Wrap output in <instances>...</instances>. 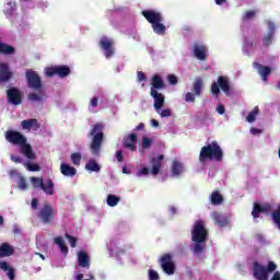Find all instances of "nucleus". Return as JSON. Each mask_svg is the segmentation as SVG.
Masks as SVG:
<instances>
[{"label":"nucleus","instance_id":"nucleus-1","mask_svg":"<svg viewBox=\"0 0 280 280\" xmlns=\"http://www.w3.org/2000/svg\"><path fill=\"white\" fill-rule=\"evenodd\" d=\"M192 245L190 246L194 255H202L207 250V242L209 241V230L205 221L197 220L190 231Z\"/></svg>","mask_w":280,"mask_h":280},{"label":"nucleus","instance_id":"nucleus-2","mask_svg":"<svg viewBox=\"0 0 280 280\" xmlns=\"http://www.w3.org/2000/svg\"><path fill=\"white\" fill-rule=\"evenodd\" d=\"M88 137L92 139L90 143V152L92 156H100L102 144L104 143V124L97 122L92 125Z\"/></svg>","mask_w":280,"mask_h":280},{"label":"nucleus","instance_id":"nucleus-3","mask_svg":"<svg viewBox=\"0 0 280 280\" xmlns=\"http://www.w3.org/2000/svg\"><path fill=\"white\" fill-rule=\"evenodd\" d=\"M224 159V152L218 143V141H212L210 144L201 148L199 153V162L207 163V161H218L221 162Z\"/></svg>","mask_w":280,"mask_h":280},{"label":"nucleus","instance_id":"nucleus-4","mask_svg":"<svg viewBox=\"0 0 280 280\" xmlns=\"http://www.w3.org/2000/svg\"><path fill=\"white\" fill-rule=\"evenodd\" d=\"M142 16L151 24L154 34L159 36H165L166 27L163 24V14L154 10H144L141 12Z\"/></svg>","mask_w":280,"mask_h":280},{"label":"nucleus","instance_id":"nucleus-5","mask_svg":"<svg viewBox=\"0 0 280 280\" xmlns=\"http://www.w3.org/2000/svg\"><path fill=\"white\" fill-rule=\"evenodd\" d=\"M277 270V264L275 261H269L267 267L261 264L254 261L253 264V275L257 280H268V275Z\"/></svg>","mask_w":280,"mask_h":280},{"label":"nucleus","instance_id":"nucleus-6","mask_svg":"<svg viewBox=\"0 0 280 280\" xmlns=\"http://www.w3.org/2000/svg\"><path fill=\"white\" fill-rule=\"evenodd\" d=\"M57 214L58 210H56L54 206L50 203H44V206L39 209L37 217L43 224H54Z\"/></svg>","mask_w":280,"mask_h":280},{"label":"nucleus","instance_id":"nucleus-7","mask_svg":"<svg viewBox=\"0 0 280 280\" xmlns=\"http://www.w3.org/2000/svg\"><path fill=\"white\" fill-rule=\"evenodd\" d=\"M220 89L225 95H231V84L229 83V78L226 77H219L218 83L212 82L211 84V93L217 97H220Z\"/></svg>","mask_w":280,"mask_h":280},{"label":"nucleus","instance_id":"nucleus-8","mask_svg":"<svg viewBox=\"0 0 280 280\" xmlns=\"http://www.w3.org/2000/svg\"><path fill=\"white\" fill-rule=\"evenodd\" d=\"M25 75L28 89H32L33 91H43V79H40L38 72L28 69L26 70Z\"/></svg>","mask_w":280,"mask_h":280},{"label":"nucleus","instance_id":"nucleus-9","mask_svg":"<svg viewBox=\"0 0 280 280\" xmlns=\"http://www.w3.org/2000/svg\"><path fill=\"white\" fill-rule=\"evenodd\" d=\"M160 266L165 275L172 276L176 272V262L174 261V256L170 253L161 256Z\"/></svg>","mask_w":280,"mask_h":280},{"label":"nucleus","instance_id":"nucleus-10","mask_svg":"<svg viewBox=\"0 0 280 280\" xmlns=\"http://www.w3.org/2000/svg\"><path fill=\"white\" fill-rule=\"evenodd\" d=\"M4 138L9 143H12L13 145H22L23 143H27V138H25L23 133L16 130H7Z\"/></svg>","mask_w":280,"mask_h":280},{"label":"nucleus","instance_id":"nucleus-11","mask_svg":"<svg viewBox=\"0 0 280 280\" xmlns=\"http://www.w3.org/2000/svg\"><path fill=\"white\" fill-rule=\"evenodd\" d=\"M71 74V68L68 66H55L46 69V77L54 78L58 75L59 78H67Z\"/></svg>","mask_w":280,"mask_h":280},{"label":"nucleus","instance_id":"nucleus-12","mask_svg":"<svg viewBox=\"0 0 280 280\" xmlns=\"http://www.w3.org/2000/svg\"><path fill=\"white\" fill-rule=\"evenodd\" d=\"M7 100L9 104H13V106H20L23 103V93L19 88H11L7 90Z\"/></svg>","mask_w":280,"mask_h":280},{"label":"nucleus","instance_id":"nucleus-13","mask_svg":"<svg viewBox=\"0 0 280 280\" xmlns=\"http://www.w3.org/2000/svg\"><path fill=\"white\" fill-rule=\"evenodd\" d=\"M98 45L107 58H113V56L115 55V48L113 47L115 45V42H113V39L103 36L100 39Z\"/></svg>","mask_w":280,"mask_h":280},{"label":"nucleus","instance_id":"nucleus-14","mask_svg":"<svg viewBox=\"0 0 280 280\" xmlns=\"http://www.w3.org/2000/svg\"><path fill=\"white\" fill-rule=\"evenodd\" d=\"M163 159H165V155L163 154H160L158 158H150L149 163L152 165V176H159V174H161V168L163 167Z\"/></svg>","mask_w":280,"mask_h":280},{"label":"nucleus","instance_id":"nucleus-15","mask_svg":"<svg viewBox=\"0 0 280 280\" xmlns=\"http://www.w3.org/2000/svg\"><path fill=\"white\" fill-rule=\"evenodd\" d=\"M254 69H257L258 75H260L262 82H268V78H270V73H272V68L268 66H264L257 61L253 62Z\"/></svg>","mask_w":280,"mask_h":280},{"label":"nucleus","instance_id":"nucleus-16","mask_svg":"<svg viewBox=\"0 0 280 280\" xmlns=\"http://www.w3.org/2000/svg\"><path fill=\"white\" fill-rule=\"evenodd\" d=\"M192 52L197 60L205 61L209 58V50H207V46L200 44H194Z\"/></svg>","mask_w":280,"mask_h":280},{"label":"nucleus","instance_id":"nucleus-17","mask_svg":"<svg viewBox=\"0 0 280 280\" xmlns=\"http://www.w3.org/2000/svg\"><path fill=\"white\" fill-rule=\"evenodd\" d=\"M150 95L151 97H153V106L155 110L159 113V110H161V108H163V106L165 105V96L162 93H160L159 90H151Z\"/></svg>","mask_w":280,"mask_h":280},{"label":"nucleus","instance_id":"nucleus-18","mask_svg":"<svg viewBox=\"0 0 280 280\" xmlns=\"http://www.w3.org/2000/svg\"><path fill=\"white\" fill-rule=\"evenodd\" d=\"M22 130H33L36 132L40 128V122H38V119L36 118H31V119H25L21 121Z\"/></svg>","mask_w":280,"mask_h":280},{"label":"nucleus","instance_id":"nucleus-19","mask_svg":"<svg viewBox=\"0 0 280 280\" xmlns=\"http://www.w3.org/2000/svg\"><path fill=\"white\" fill-rule=\"evenodd\" d=\"M124 148L131 150V152H137V135L130 133L128 137L124 138Z\"/></svg>","mask_w":280,"mask_h":280},{"label":"nucleus","instance_id":"nucleus-20","mask_svg":"<svg viewBox=\"0 0 280 280\" xmlns=\"http://www.w3.org/2000/svg\"><path fill=\"white\" fill-rule=\"evenodd\" d=\"M78 266L79 268H91V258L86 252H79L78 253Z\"/></svg>","mask_w":280,"mask_h":280},{"label":"nucleus","instance_id":"nucleus-21","mask_svg":"<svg viewBox=\"0 0 280 280\" xmlns=\"http://www.w3.org/2000/svg\"><path fill=\"white\" fill-rule=\"evenodd\" d=\"M151 91H163L165 89V81H163V78L159 74H154L151 78Z\"/></svg>","mask_w":280,"mask_h":280},{"label":"nucleus","instance_id":"nucleus-22","mask_svg":"<svg viewBox=\"0 0 280 280\" xmlns=\"http://www.w3.org/2000/svg\"><path fill=\"white\" fill-rule=\"evenodd\" d=\"M12 79V72L8 63H0V82H8Z\"/></svg>","mask_w":280,"mask_h":280},{"label":"nucleus","instance_id":"nucleus-23","mask_svg":"<svg viewBox=\"0 0 280 280\" xmlns=\"http://www.w3.org/2000/svg\"><path fill=\"white\" fill-rule=\"evenodd\" d=\"M39 185H40V189L43 191H45V194L47 196H54V194H55V190H54L55 184H54L52 179H47L46 184H45V182L40 180Z\"/></svg>","mask_w":280,"mask_h":280},{"label":"nucleus","instance_id":"nucleus-24","mask_svg":"<svg viewBox=\"0 0 280 280\" xmlns=\"http://www.w3.org/2000/svg\"><path fill=\"white\" fill-rule=\"evenodd\" d=\"M38 93H30L27 96V100L30 102H45L47 100V94L45 93V90H37Z\"/></svg>","mask_w":280,"mask_h":280},{"label":"nucleus","instance_id":"nucleus-25","mask_svg":"<svg viewBox=\"0 0 280 280\" xmlns=\"http://www.w3.org/2000/svg\"><path fill=\"white\" fill-rule=\"evenodd\" d=\"M60 172L63 176H69L71 178H73V176H75V174H78V170H75V167H73L67 163H62L60 165Z\"/></svg>","mask_w":280,"mask_h":280},{"label":"nucleus","instance_id":"nucleus-26","mask_svg":"<svg viewBox=\"0 0 280 280\" xmlns=\"http://www.w3.org/2000/svg\"><path fill=\"white\" fill-rule=\"evenodd\" d=\"M21 152L26 156V159H30L31 161H34L36 159V153L32 150V145L27 144V142H24L23 144H20Z\"/></svg>","mask_w":280,"mask_h":280},{"label":"nucleus","instance_id":"nucleus-27","mask_svg":"<svg viewBox=\"0 0 280 280\" xmlns=\"http://www.w3.org/2000/svg\"><path fill=\"white\" fill-rule=\"evenodd\" d=\"M202 86H205V82L202 79L198 78L191 85V92L197 96L200 97L202 95Z\"/></svg>","mask_w":280,"mask_h":280},{"label":"nucleus","instance_id":"nucleus-28","mask_svg":"<svg viewBox=\"0 0 280 280\" xmlns=\"http://www.w3.org/2000/svg\"><path fill=\"white\" fill-rule=\"evenodd\" d=\"M0 54H2V56H14V54H16V48L1 42L0 39Z\"/></svg>","mask_w":280,"mask_h":280},{"label":"nucleus","instance_id":"nucleus-29","mask_svg":"<svg viewBox=\"0 0 280 280\" xmlns=\"http://www.w3.org/2000/svg\"><path fill=\"white\" fill-rule=\"evenodd\" d=\"M14 255V247L8 243H2L0 245V257H12Z\"/></svg>","mask_w":280,"mask_h":280},{"label":"nucleus","instance_id":"nucleus-30","mask_svg":"<svg viewBox=\"0 0 280 280\" xmlns=\"http://www.w3.org/2000/svg\"><path fill=\"white\" fill-rule=\"evenodd\" d=\"M269 209L270 208L268 206H261L256 202V203H254L252 215L254 219H257V218H259V213H268Z\"/></svg>","mask_w":280,"mask_h":280},{"label":"nucleus","instance_id":"nucleus-31","mask_svg":"<svg viewBox=\"0 0 280 280\" xmlns=\"http://www.w3.org/2000/svg\"><path fill=\"white\" fill-rule=\"evenodd\" d=\"M171 172L173 176H180L185 172V166L179 161H173Z\"/></svg>","mask_w":280,"mask_h":280},{"label":"nucleus","instance_id":"nucleus-32","mask_svg":"<svg viewBox=\"0 0 280 280\" xmlns=\"http://www.w3.org/2000/svg\"><path fill=\"white\" fill-rule=\"evenodd\" d=\"M213 220H214V223L218 224V226H226L229 224V220H226L224 215L218 212L213 213Z\"/></svg>","mask_w":280,"mask_h":280},{"label":"nucleus","instance_id":"nucleus-33","mask_svg":"<svg viewBox=\"0 0 280 280\" xmlns=\"http://www.w3.org/2000/svg\"><path fill=\"white\" fill-rule=\"evenodd\" d=\"M8 8L4 10L5 16L10 18L14 15V12L16 11V2L9 1L7 3Z\"/></svg>","mask_w":280,"mask_h":280},{"label":"nucleus","instance_id":"nucleus-34","mask_svg":"<svg viewBox=\"0 0 280 280\" xmlns=\"http://www.w3.org/2000/svg\"><path fill=\"white\" fill-rule=\"evenodd\" d=\"M85 170H88V172H100V164H97V162L95 160H90L86 164H85Z\"/></svg>","mask_w":280,"mask_h":280},{"label":"nucleus","instance_id":"nucleus-35","mask_svg":"<svg viewBox=\"0 0 280 280\" xmlns=\"http://www.w3.org/2000/svg\"><path fill=\"white\" fill-rule=\"evenodd\" d=\"M224 198L220 195V191L215 190L211 194V202L212 205H222Z\"/></svg>","mask_w":280,"mask_h":280},{"label":"nucleus","instance_id":"nucleus-36","mask_svg":"<svg viewBox=\"0 0 280 280\" xmlns=\"http://www.w3.org/2000/svg\"><path fill=\"white\" fill-rule=\"evenodd\" d=\"M55 244H58L61 253H63V255H68L69 254V247H67V245L65 244V241L62 240V237H56L55 238Z\"/></svg>","mask_w":280,"mask_h":280},{"label":"nucleus","instance_id":"nucleus-37","mask_svg":"<svg viewBox=\"0 0 280 280\" xmlns=\"http://www.w3.org/2000/svg\"><path fill=\"white\" fill-rule=\"evenodd\" d=\"M121 199L118 196L115 195H108L107 196V205L108 207H117V205H119V201Z\"/></svg>","mask_w":280,"mask_h":280},{"label":"nucleus","instance_id":"nucleus-38","mask_svg":"<svg viewBox=\"0 0 280 280\" xmlns=\"http://www.w3.org/2000/svg\"><path fill=\"white\" fill-rule=\"evenodd\" d=\"M257 115H259V107L256 106L254 109L247 115V121L248 124H253L257 119Z\"/></svg>","mask_w":280,"mask_h":280},{"label":"nucleus","instance_id":"nucleus-39","mask_svg":"<svg viewBox=\"0 0 280 280\" xmlns=\"http://www.w3.org/2000/svg\"><path fill=\"white\" fill-rule=\"evenodd\" d=\"M255 16H257V11L255 10H249L246 11L243 16H242V21H250L253 19H255Z\"/></svg>","mask_w":280,"mask_h":280},{"label":"nucleus","instance_id":"nucleus-40","mask_svg":"<svg viewBox=\"0 0 280 280\" xmlns=\"http://www.w3.org/2000/svg\"><path fill=\"white\" fill-rule=\"evenodd\" d=\"M271 218L280 231V206H279L278 210H276L271 213Z\"/></svg>","mask_w":280,"mask_h":280},{"label":"nucleus","instance_id":"nucleus-41","mask_svg":"<svg viewBox=\"0 0 280 280\" xmlns=\"http://www.w3.org/2000/svg\"><path fill=\"white\" fill-rule=\"evenodd\" d=\"M65 237L68 240L71 248H75L78 246V238H75V236L66 233Z\"/></svg>","mask_w":280,"mask_h":280},{"label":"nucleus","instance_id":"nucleus-42","mask_svg":"<svg viewBox=\"0 0 280 280\" xmlns=\"http://www.w3.org/2000/svg\"><path fill=\"white\" fill-rule=\"evenodd\" d=\"M73 165H80V162L82 161V154L75 152V153H72L71 156H70Z\"/></svg>","mask_w":280,"mask_h":280},{"label":"nucleus","instance_id":"nucleus-43","mask_svg":"<svg viewBox=\"0 0 280 280\" xmlns=\"http://www.w3.org/2000/svg\"><path fill=\"white\" fill-rule=\"evenodd\" d=\"M142 150H148L152 147V139L148 138V137H143L142 138Z\"/></svg>","mask_w":280,"mask_h":280},{"label":"nucleus","instance_id":"nucleus-44","mask_svg":"<svg viewBox=\"0 0 280 280\" xmlns=\"http://www.w3.org/2000/svg\"><path fill=\"white\" fill-rule=\"evenodd\" d=\"M275 35H270L269 33H267V35L262 38V45L264 47H270V45H272V37Z\"/></svg>","mask_w":280,"mask_h":280},{"label":"nucleus","instance_id":"nucleus-45","mask_svg":"<svg viewBox=\"0 0 280 280\" xmlns=\"http://www.w3.org/2000/svg\"><path fill=\"white\" fill-rule=\"evenodd\" d=\"M40 182H43L42 177H31V183L35 189H40Z\"/></svg>","mask_w":280,"mask_h":280},{"label":"nucleus","instance_id":"nucleus-46","mask_svg":"<svg viewBox=\"0 0 280 280\" xmlns=\"http://www.w3.org/2000/svg\"><path fill=\"white\" fill-rule=\"evenodd\" d=\"M185 102L194 104V102H196V94L194 92H187L185 95Z\"/></svg>","mask_w":280,"mask_h":280},{"label":"nucleus","instance_id":"nucleus-47","mask_svg":"<svg viewBox=\"0 0 280 280\" xmlns=\"http://www.w3.org/2000/svg\"><path fill=\"white\" fill-rule=\"evenodd\" d=\"M18 187L19 189H22V190L27 189V180L25 179V177H20L18 182Z\"/></svg>","mask_w":280,"mask_h":280},{"label":"nucleus","instance_id":"nucleus-48","mask_svg":"<svg viewBox=\"0 0 280 280\" xmlns=\"http://www.w3.org/2000/svg\"><path fill=\"white\" fill-rule=\"evenodd\" d=\"M167 80L168 84H171L172 86H176V84H178V77H176L175 74H168Z\"/></svg>","mask_w":280,"mask_h":280},{"label":"nucleus","instance_id":"nucleus-49","mask_svg":"<svg viewBox=\"0 0 280 280\" xmlns=\"http://www.w3.org/2000/svg\"><path fill=\"white\" fill-rule=\"evenodd\" d=\"M26 170H28V172H40V166L38 164L26 163Z\"/></svg>","mask_w":280,"mask_h":280},{"label":"nucleus","instance_id":"nucleus-50","mask_svg":"<svg viewBox=\"0 0 280 280\" xmlns=\"http://www.w3.org/2000/svg\"><path fill=\"white\" fill-rule=\"evenodd\" d=\"M161 279L159 272L156 270L150 269L149 270V280H159Z\"/></svg>","mask_w":280,"mask_h":280},{"label":"nucleus","instance_id":"nucleus-51","mask_svg":"<svg viewBox=\"0 0 280 280\" xmlns=\"http://www.w3.org/2000/svg\"><path fill=\"white\" fill-rule=\"evenodd\" d=\"M7 276L10 280H14L16 279V271L14 270V268H10L7 270Z\"/></svg>","mask_w":280,"mask_h":280},{"label":"nucleus","instance_id":"nucleus-52","mask_svg":"<svg viewBox=\"0 0 280 280\" xmlns=\"http://www.w3.org/2000/svg\"><path fill=\"white\" fill-rule=\"evenodd\" d=\"M150 174V168L143 166L140 171L137 172V176H148Z\"/></svg>","mask_w":280,"mask_h":280},{"label":"nucleus","instance_id":"nucleus-53","mask_svg":"<svg viewBox=\"0 0 280 280\" xmlns=\"http://www.w3.org/2000/svg\"><path fill=\"white\" fill-rule=\"evenodd\" d=\"M137 78L138 82H145L148 80V77H145V73L143 71H138Z\"/></svg>","mask_w":280,"mask_h":280},{"label":"nucleus","instance_id":"nucleus-54","mask_svg":"<svg viewBox=\"0 0 280 280\" xmlns=\"http://www.w3.org/2000/svg\"><path fill=\"white\" fill-rule=\"evenodd\" d=\"M275 30H276V26H275L273 22H269L268 23V33L267 34H270L271 36H275Z\"/></svg>","mask_w":280,"mask_h":280},{"label":"nucleus","instance_id":"nucleus-55","mask_svg":"<svg viewBox=\"0 0 280 280\" xmlns=\"http://www.w3.org/2000/svg\"><path fill=\"white\" fill-rule=\"evenodd\" d=\"M10 265H8V261H0V269L4 270V272H8V269H10Z\"/></svg>","mask_w":280,"mask_h":280},{"label":"nucleus","instance_id":"nucleus-56","mask_svg":"<svg viewBox=\"0 0 280 280\" xmlns=\"http://www.w3.org/2000/svg\"><path fill=\"white\" fill-rule=\"evenodd\" d=\"M161 117H172V109H164L160 114Z\"/></svg>","mask_w":280,"mask_h":280},{"label":"nucleus","instance_id":"nucleus-57","mask_svg":"<svg viewBox=\"0 0 280 280\" xmlns=\"http://www.w3.org/2000/svg\"><path fill=\"white\" fill-rule=\"evenodd\" d=\"M97 104H98V98H97V96L93 97V98L90 101V106H92V108H97Z\"/></svg>","mask_w":280,"mask_h":280},{"label":"nucleus","instance_id":"nucleus-58","mask_svg":"<svg viewBox=\"0 0 280 280\" xmlns=\"http://www.w3.org/2000/svg\"><path fill=\"white\" fill-rule=\"evenodd\" d=\"M31 207H32V209H34V210L38 209V199L33 198V199H32V202H31Z\"/></svg>","mask_w":280,"mask_h":280},{"label":"nucleus","instance_id":"nucleus-59","mask_svg":"<svg viewBox=\"0 0 280 280\" xmlns=\"http://www.w3.org/2000/svg\"><path fill=\"white\" fill-rule=\"evenodd\" d=\"M116 159L118 163H121L124 161V153L121 151L116 152Z\"/></svg>","mask_w":280,"mask_h":280},{"label":"nucleus","instance_id":"nucleus-60","mask_svg":"<svg viewBox=\"0 0 280 280\" xmlns=\"http://www.w3.org/2000/svg\"><path fill=\"white\" fill-rule=\"evenodd\" d=\"M11 161L13 163H23V160L20 156L11 155Z\"/></svg>","mask_w":280,"mask_h":280},{"label":"nucleus","instance_id":"nucleus-61","mask_svg":"<svg viewBox=\"0 0 280 280\" xmlns=\"http://www.w3.org/2000/svg\"><path fill=\"white\" fill-rule=\"evenodd\" d=\"M225 110L226 109L224 108V105H218L217 112L219 113V115H224Z\"/></svg>","mask_w":280,"mask_h":280},{"label":"nucleus","instance_id":"nucleus-62","mask_svg":"<svg viewBox=\"0 0 280 280\" xmlns=\"http://www.w3.org/2000/svg\"><path fill=\"white\" fill-rule=\"evenodd\" d=\"M261 132H264V130H261V129H257V128H252L250 129V133L252 135H261Z\"/></svg>","mask_w":280,"mask_h":280},{"label":"nucleus","instance_id":"nucleus-63","mask_svg":"<svg viewBox=\"0 0 280 280\" xmlns=\"http://www.w3.org/2000/svg\"><path fill=\"white\" fill-rule=\"evenodd\" d=\"M270 280H280V272L279 271H275L272 278Z\"/></svg>","mask_w":280,"mask_h":280},{"label":"nucleus","instance_id":"nucleus-64","mask_svg":"<svg viewBox=\"0 0 280 280\" xmlns=\"http://www.w3.org/2000/svg\"><path fill=\"white\" fill-rule=\"evenodd\" d=\"M143 128H145V124L143 122H140L137 127H136V130H143Z\"/></svg>","mask_w":280,"mask_h":280}]
</instances>
